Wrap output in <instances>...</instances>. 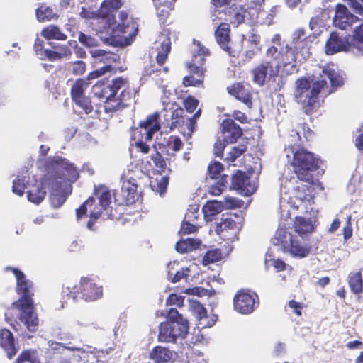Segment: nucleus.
Masks as SVG:
<instances>
[{"label":"nucleus","mask_w":363,"mask_h":363,"mask_svg":"<svg viewBox=\"0 0 363 363\" xmlns=\"http://www.w3.org/2000/svg\"><path fill=\"white\" fill-rule=\"evenodd\" d=\"M315 185L301 184L294 189V197L300 203H314L315 195L313 194ZM316 186H318V184Z\"/></svg>","instance_id":"c756f323"},{"label":"nucleus","mask_w":363,"mask_h":363,"mask_svg":"<svg viewBox=\"0 0 363 363\" xmlns=\"http://www.w3.org/2000/svg\"><path fill=\"white\" fill-rule=\"evenodd\" d=\"M170 38H165L157 48V54L156 56V62L151 63L144 68L143 75L144 77L160 76L161 74H167L169 68L164 66V63L171 52Z\"/></svg>","instance_id":"9b49d317"},{"label":"nucleus","mask_w":363,"mask_h":363,"mask_svg":"<svg viewBox=\"0 0 363 363\" xmlns=\"http://www.w3.org/2000/svg\"><path fill=\"white\" fill-rule=\"evenodd\" d=\"M274 60L277 61L274 66V75H279L280 69L291 65V67L295 68V62L296 61V52L294 49L289 45H286L284 50H281L275 56Z\"/></svg>","instance_id":"4be33fe9"},{"label":"nucleus","mask_w":363,"mask_h":363,"mask_svg":"<svg viewBox=\"0 0 363 363\" xmlns=\"http://www.w3.org/2000/svg\"><path fill=\"white\" fill-rule=\"evenodd\" d=\"M95 94L105 98L104 111L113 113L130 107L135 101L136 91L129 86L127 79L116 77L108 82L99 81L94 85Z\"/></svg>","instance_id":"f03ea898"},{"label":"nucleus","mask_w":363,"mask_h":363,"mask_svg":"<svg viewBox=\"0 0 363 363\" xmlns=\"http://www.w3.org/2000/svg\"><path fill=\"white\" fill-rule=\"evenodd\" d=\"M96 202L94 197L89 196L80 206L76 210V217L77 220L82 219L87 216L89 206L92 207Z\"/></svg>","instance_id":"8fccbe9b"},{"label":"nucleus","mask_w":363,"mask_h":363,"mask_svg":"<svg viewBox=\"0 0 363 363\" xmlns=\"http://www.w3.org/2000/svg\"><path fill=\"white\" fill-rule=\"evenodd\" d=\"M229 143H227L224 138L218 139L214 143L213 151L216 157L223 158V152L226 147V145Z\"/></svg>","instance_id":"052dcab7"},{"label":"nucleus","mask_w":363,"mask_h":363,"mask_svg":"<svg viewBox=\"0 0 363 363\" xmlns=\"http://www.w3.org/2000/svg\"><path fill=\"white\" fill-rule=\"evenodd\" d=\"M220 130L223 138L230 144L236 143L243 134L241 127L233 118L224 119L221 123Z\"/></svg>","instance_id":"393cba45"},{"label":"nucleus","mask_w":363,"mask_h":363,"mask_svg":"<svg viewBox=\"0 0 363 363\" xmlns=\"http://www.w3.org/2000/svg\"><path fill=\"white\" fill-rule=\"evenodd\" d=\"M186 272H189V269H186L185 270L182 269V271H177L176 273H173L169 270L167 274L168 279L173 283L179 282L182 279L187 276Z\"/></svg>","instance_id":"69168bd1"},{"label":"nucleus","mask_w":363,"mask_h":363,"mask_svg":"<svg viewBox=\"0 0 363 363\" xmlns=\"http://www.w3.org/2000/svg\"><path fill=\"white\" fill-rule=\"evenodd\" d=\"M292 153L290 165L298 180L311 185H320L318 179H315L313 172L320 168V159L312 152L307 150L299 144L288 146Z\"/></svg>","instance_id":"20e7f679"},{"label":"nucleus","mask_w":363,"mask_h":363,"mask_svg":"<svg viewBox=\"0 0 363 363\" xmlns=\"http://www.w3.org/2000/svg\"><path fill=\"white\" fill-rule=\"evenodd\" d=\"M94 194L99 196V204L105 208H107L111 203V194L109 189L104 185H95Z\"/></svg>","instance_id":"72a5a7b5"},{"label":"nucleus","mask_w":363,"mask_h":363,"mask_svg":"<svg viewBox=\"0 0 363 363\" xmlns=\"http://www.w3.org/2000/svg\"><path fill=\"white\" fill-rule=\"evenodd\" d=\"M191 307L196 318L197 319V325L199 328H206L212 327L217 320V317L213 315L209 317L207 315L206 308L199 302L192 303Z\"/></svg>","instance_id":"a878e982"},{"label":"nucleus","mask_w":363,"mask_h":363,"mask_svg":"<svg viewBox=\"0 0 363 363\" xmlns=\"http://www.w3.org/2000/svg\"><path fill=\"white\" fill-rule=\"evenodd\" d=\"M206 251L202 259L203 265H208L209 264L218 262L225 257L228 256V251Z\"/></svg>","instance_id":"c03bdc74"},{"label":"nucleus","mask_w":363,"mask_h":363,"mask_svg":"<svg viewBox=\"0 0 363 363\" xmlns=\"http://www.w3.org/2000/svg\"><path fill=\"white\" fill-rule=\"evenodd\" d=\"M202 245L200 239L188 238L178 241L175 245V250H198Z\"/></svg>","instance_id":"79ce46f5"},{"label":"nucleus","mask_w":363,"mask_h":363,"mask_svg":"<svg viewBox=\"0 0 363 363\" xmlns=\"http://www.w3.org/2000/svg\"><path fill=\"white\" fill-rule=\"evenodd\" d=\"M139 198L138 193V184L135 179H128L124 180L121 186V199L116 196L115 199L118 201L121 206H130L136 202Z\"/></svg>","instance_id":"412c9836"},{"label":"nucleus","mask_w":363,"mask_h":363,"mask_svg":"<svg viewBox=\"0 0 363 363\" xmlns=\"http://www.w3.org/2000/svg\"><path fill=\"white\" fill-rule=\"evenodd\" d=\"M102 286L97 285L93 279L82 277L79 286L71 281L63 285L62 296L64 301L72 299L76 303L81 298L86 301H91L101 298Z\"/></svg>","instance_id":"6e6552de"},{"label":"nucleus","mask_w":363,"mask_h":363,"mask_svg":"<svg viewBox=\"0 0 363 363\" xmlns=\"http://www.w3.org/2000/svg\"><path fill=\"white\" fill-rule=\"evenodd\" d=\"M71 342L65 343L54 340L48 342V347L45 352V363H79L85 350L80 347L72 346Z\"/></svg>","instance_id":"1a4fd4ad"},{"label":"nucleus","mask_w":363,"mask_h":363,"mask_svg":"<svg viewBox=\"0 0 363 363\" xmlns=\"http://www.w3.org/2000/svg\"><path fill=\"white\" fill-rule=\"evenodd\" d=\"M123 5L122 0H104L99 7V16L101 18L107 19L110 23L114 21V13Z\"/></svg>","instance_id":"cd10ccee"},{"label":"nucleus","mask_w":363,"mask_h":363,"mask_svg":"<svg viewBox=\"0 0 363 363\" xmlns=\"http://www.w3.org/2000/svg\"><path fill=\"white\" fill-rule=\"evenodd\" d=\"M36 17L39 22L50 21L55 18H57V15L53 11L52 9L42 4L36 11Z\"/></svg>","instance_id":"37998d69"},{"label":"nucleus","mask_w":363,"mask_h":363,"mask_svg":"<svg viewBox=\"0 0 363 363\" xmlns=\"http://www.w3.org/2000/svg\"><path fill=\"white\" fill-rule=\"evenodd\" d=\"M89 83L82 78L77 79L73 84L71 90L70 95L72 100L74 99H78L81 96H86L84 92L89 87Z\"/></svg>","instance_id":"4c0bfd02"},{"label":"nucleus","mask_w":363,"mask_h":363,"mask_svg":"<svg viewBox=\"0 0 363 363\" xmlns=\"http://www.w3.org/2000/svg\"><path fill=\"white\" fill-rule=\"evenodd\" d=\"M159 118L160 113L155 112L140 121L139 126L133 130L131 139L152 140L153 135L160 129Z\"/></svg>","instance_id":"f8f14e48"},{"label":"nucleus","mask_w":363,"mask_h":363,"mask_svg":"<svg viewBox=\"0 0 363 363\" xmlns=\"http://www.w3.org/2000/svg\"><path fill=\"white\" fill-rule=\"evenodd\" d=\"M106 208L99 205H96L94 202V204L92 207L89 206V220L87 222L86 226L90 230H94V225L95 222L97 219H99L103 213V211Z\"/></svg>","instance_id":"a19ab883"},{"label":"nucleus","mask_w":363,"mask_h":363,"mask_svg":"<svg viewBox=\"0 0 363 363\" xmlns=\"http://www.w3.org/2000/svg\"><path fill=\"white\" fill-rule=\"evenodd\" d=\"M119 22L115 30L118 35L130 43L138 33V24L135 19L129 16L127 11L121 10L118 15Z\"/></svg>","instance_id":"dca6fc26"},{"label":"nucleus","mask_w":363,"mask_h":363,"mask_svg":"<svg viewBox=\"0 0 363 363\" xmlns=\"http://www.w3.org/2000/svg\"><path fill=\"white\" fill-rule=\"evenodd\" d=\"M0 346L6 352L9 359H11L16 355L18 349L16 347L13 335L10 330H0Z\"/></svg>","instance_id":"c85d7f7f"},{"label":"nucleus","mask_w":363,"mask_h":363,"mask_svg":"<svg viewBox=\"0 0 363 363\" xmlns=\"http://www.w3.org/2000/svg\"><path fill=\"white\" fill-rule=\"evenodd\" d=\"M199 101L191 95H189L183 102L184 108L189 113H193L198 107Z\"/></svg>","instance_id":"bf43d9fd"},{"label":"nucleus","mask_w":363,"mask_h":363,"mask_svg":"<svg viewBox=\"0 0 363 363\" xmlns=\"http://www.w3.org/2000/svg\"><path fill=\"white\" fill-rule=\"evenodd\" d=\"M234 217L238 218L235 214H230L226 217H224V215H223L220 222L216 223L213 225H211L210 232H211L213 228L215 233L220 238L225 240V237L227 236L226 233L232 230L233 231V240H234V238L238 240V238L236 235V230L240 228L241 224L240 222L235 220Z\"/></svg>","instance_id":"a211bd4d"},{"label":"nucleus","mask_w":363,"mask_h":363,"mask_svg":"<svg viewBox=\"0 0 363 363\" xmlns=\"http://www.w3.org/2000/svg\"><path fill=\"white\" fill-rule=\"evenodd\" d=\"M6 270H11L16 279V291L21 297L13 304L21 311L20 320L29 331L35 332L38 328V318L33 311V282L18 268L8 267Z\"/></svg>","instance_id":"7ed1b4c3"},{"label":"nucleus","mask_w":363,"mask_h":363,"mask_svg":"<svg viewBox=\"0 0 363 363\" xmlns=\"http://www.w3.org/2000/svg\"><path fill=\"white\" fill-rule=\"evenodd\" d=\"M224 170L222 163L214 161L208 166V174L211 179H218V181L209 189V194L213 196H219L227 188L228 183V176L227 174H221Z\"/></svg>","instance_id":"2eb2a0df"},{"label":"nucleus","mask_w":363,"mask_h":363,"mask_svg":"<svg viewBox=\"0 0 363 363\" xmlns=\"http://www.w3.org/2000/svg\"><path fill=\"white\" fill-rule=\"evenodd\" d=\"M150 355L155 363H167L172 359L174 353L167 347L157 346L152 350Z\"/></svg>","instance_id":"2f4dec72"},{"label":"nucleus","mask_w":363,"mask_h":363,"mask_svg":"<svg viewBox=\"0 0 363 363\" xmlns=\"http://www.w3.org/2000/svg\"><path fill=\"white\" fill-rule=\"evenodd\" d=\"M351 45L348 38H341L337 32L333 31L325 43V50L327 55H334L341 51H347Z\"/></svg>","instance_id":"b1692460"},{"label":"nucleus","mask_w":363,"mask_h":363,"mask_svg":"<svg viewBox=\"0 0 363 363\" xmlns=\"http://www.w3.org/2000/svg\"><path fill=\"white\" fill-rule=\"evenodd\" d=\"M343 77L333 67L327 65L323 67L316 80L312 84L305 77L296 81L294 99L301 106L306 115H311L319 108L318 95L321 91L330 94L344 85Z\"/></svg>","instance_id":"f257e3e1"},{"label":"nucleus","mask_w":363,"mask_h":363,"mask_svg":"<svg viewBox=\"0 0 363 363\" xmlns=\"http://www.w3.org/2000/svg\"><path fill=\"white\" fill-rule=\"evenodd\" d=\"M201 228L199 223H191V222L186 220L184 218L183 221L181 224V228L179 230V233L182 235H188L191 233H194L198 231V230Z\"/></svg>","instance_id":"603ef678"},{"label":"nucleus","mask_w":363,"mask_h":363,"mask_svg":"<svg viewBox=\"0 0 363 363\" xmlns=\"http://www.w3.org/2000/svg\"><path fill=\"white\" fill-rule=\"evenodd\" d=\"M358 20L357 16L349 12L346 6L341 4L336 6L335 14L333 18V24L335 27L341 30H345Z\"/></svg>","instance_id":"5701e85b"},{"label":"nucleus","mask_w":363,"mask_h":363,"mask_svg":"<svg viewBox=\"0 0 363 363\" xmlns=\"http://www.w3.org/2000/svg\"><path fill=\"white\" fill-rule=\"evenodd\" d=\"M151 160L153 162L155 170L160 174L164 173H171L172 169L167 167V160L162 154L156 150L155 153L151 155Z\"/></svg>","instance_id":"58836bf2"},{"label":"nucleus","mask_w":363,"mask_h":363,"mask_svg":"<svg viewBox=\"0 0 363 363\" xmlns=\"http://www.w3.org/2000/svg\"><path fill=\"white\" fill-rule=\"evenodd\" d=\"M308 41V38L306 37V30L304 28H298L293 33V42L297 44V48L301 47L300 43L306 44Z\"/></svg>","instance_id":"4d7b16f0"},{"label":"nucleus","mask_w":363,"mask_h":363,"mask_svg":"<svg viewBox=\"0 0 363 363\" xmlns=\"http://www.w3.org/2000/svg\"><path fill=\"white\" fill-rule=\"evenodd\" d=\"M72 101L74 102L77 106L81 108L86 114L91 113L93 111L94 108L91 101L89 96H84L78 99H74Z\"/></svg>","instance_id":"09e8293b"},{"label":"nucleus","mask_w":363,"mask_h":363,"mask_svg":"<svg viewBox=\"0 0 363 363\" xmlns=\"http://www.w3.org/2000/svg\"><path fill=\"white\" fill-rule=\"evenodd\" d=\"M169 178L168 176L162 177L157 181L156 184H152V189L158 192L160 195L164 194L169 184Z\"/></svg>","instance_id":"5fc2aeb1"},{"label":"nucleus","mask_w":363,"mask_h":363,"mask_svg":"<svg viewBox=\"0 0 363 363\" xmlns=\"http://www.w3.org/2000/svg\"><path fill=\"white\" fill-rule=\"evenodd\" d=\"M189 332V322L176 308L168 311L167 321L160 325L158 340L164 342H175Z\"/></svg>","instance_id":"0eeeda50"},{"label":"nucleus","mask_w":363,"mask_h":363,"mask_svg":"<svg viewBox=\"0 0 363 363\" xmlns=\"http://www.w3.org/2000/svg\"><path fill=\"white\" fill-rule=\"evenodd\" d=\"M359 43H363V23L355 28L353 34L352 46L356 47Z\"/></svg>","instance_id":"0e129e2a"},{"label":"nucleus","mask_w":363,"mask_h":363,"mask_svg":"<svg viewBox=\"0 0 363 363\" xmlns=\"http://www.w3.org/2000/svg\"><path fill=\"white\" fill-rule=\"evenodd\" d=\"M257 187L245 172L236 170L231 177L230 190H235L244 196H250L256 191Z\"/></svg>","instance_id":"f3484780"},{"label":"nucleus","mask_w":363,"mask_h":363,"mask_svg":"<svg viewBox=\"0 0 363 363\" xmlns=\"http://www.w3.org/2000/svg\"><path fill=\"white\" fill-rule=\"evenodd\" d=\"M348 283L353 294H359L363 291V279L361 272L350 273Z\"/></svg>","instance_id":"e433bc0d"},{"label":"nucleus","mask_w":363,"mask_h":363,"mask_svg":"<svg viewBox=\"0 0 363 363\" xmlns=\"http://www.w3.org/2000/svg\"><path fill=\"white\" fill-rule=\"evenodd\" d=\"M265 266L267 269L270 266H273L277 272H279L286 269V264L281 259H275L272 257L271 252H267L265 256Z\"/></svg>","instance_id":"49530a36"},{"label":"nucleus","mask_w":363,"mask_h":363,"mask_svg":"<svg viewBox=\"0 0 363 363\" xmlns=\"http://www.w3.org/2000/svg\"><path fill=\"white\" fill-rule=\"evenodd\" d=\"M257 294H250L245 291H239L235 295L233 303L234 308L242 314H250L255 308Z\"/></svg>","instance_id":"aec40b11"},{"label":"nucleus","mask_w":363,"mask_h":363,"mask_svg":"<svg viewBox=\"0 0 363 363\" xmlns=\"http://www.w3.org/2000/svg\"><path fill=\"white\" fill-rule=\"evenodd\" d=\"M46 191L41 184L33 185L28 191L27 197L29 201L38 205L45 199Z\"/></svg>","instance_id":"f704fd0d"},{"label":"nucleus","mask_w":363,"mask_h":363,"mask_svg":"<svg viewBox=\"0 0 363 363\" xmlns=\"http://www.w3.org/2000/svg\"><path fill=\"white\" fill-rule=\"evenodd\" d=\"M228 93L238 100L245 104L248 108L252 106V96L251 91L246 89L242 83L238 82L233 84L228 88Z\"/></svg>","instance_id":"bb28decb"},{"label":"nucleus","mask_w":363,"mask_h":363,"mask_svg":"<svg viewBox=\"0 0 363 363\" xmlns=\"http://www.w3.org/2000/svg\"><path fill=\"white\" fill-rule=\"evenodd\" d=\"M167 144L174 152L180 150L183 147V143L178 136H171Z\"/></svg>","instance_id":"774afa93"},{"label":"nucleus","mask_w":363,"mask_h":363,"mask_svg":"<svg viewBox=\"0 0 363 363\" xmlns=\"http://www.w3.org/2000/svg\"><path fill=\"white\" fill-rule=\"evenodd\" d=\"M176 1L177 0H167L154 4L156 9L157 17L162 26L161 35L166 37V38H169L171 39L170 35H174L176 33L175 29L167 27L168 25L172 24V22H167V20L170 16L171 12L174 9Z\"/></svg>","instance_id":"4468645a"},{"label":"nucleus","mask_w":363,"mask_h":363,"mask_svg":"<svg viewBox=\"0 0 363 363\" xmlns=\"http://www.w3.org/2000/svg\"><path fill=\"white\" fill-rule=\"evenodd\" d=\"M230 26L228 23H220L216 28L214 36L216 43L221 49L230 56L238 57L241 52L240 46L233 45L230 38Z\"/></svg>","instance_id":"ddd939ff"},{"label":"nucleus","mask_w":363,"mask_h":363,"mask_svg":"<svg viewBox=\"0 0 363 363\" xmlns=\"http://www.w3.org/2000/svg\"><path fill=\"white\" fill-rule=\"evenodd\" d=\"M78 40L82 45L88 48L95 47L98 44L95 38L86 35L83 32H79Z\"/></svg>","instance_id":"6e6d98bb"},{"label":"nucleus","mask_w":363,"mask_h":363,"mask_svg":"<svg viewBox=\"0 0 363 363\" xmlns=\"http://www.w3.org/2000/svg\"><path fill=\"white\" fill-rule=\"evenodd\" d=\"M193 44L195 48L192 51V58L186 63V67L191 74L203 78L206 72V67H205L206 57L210 56L211 52L199 40L194 39Z\"/></svg>","instance_id":"9d476101"},{"label":"nucleus","mask_w":363,"mask_h":363,"mask_svg":"<svg viewBox=\"0 0 363 363\" xmlns=\"http://www.w3.org/2000/svg\"><path fill=\"white\" fill-rule=\"evenodd\" d=\"M183 112L184 110L181 107L175 108L170 116L172 121L170 122L169 119L166 118L165 121L162 123L164 129L169 132L176 129L180 125L179 119L182 117Z\"/></svg>","instance_id":"c9c22d12"},{"label":"nucleus","mask_w":363,"mask_h":363,"mask_svg":"<svg viewBox=\"0 0 363 363\" xmlns=\"http://www.w3.org/2000/svg\"><path fill=\"white\" fill-rule=\"evenodd\" d=\"M41 35L46 40H66L67 36L56 25L51 24L45 27L41 31Z\"/></svg>","instance_id":"473e14b6"},{"label":"nucleus","mask_w":363,"mask_h":363,"mask_svg":"<svg viewBox=\"0 0 363 363\" xmlns=\"http://www.w3.org/2000/svg\"><path fill=\"white\" fill-rule=\"evenodd\" d=\"M28 180L26 177L18 176L13 182L12 191L18 196H23Z\"/></svg>","instance_id":"de8ad7c7"},{"label":"nucleus","mask_w":363,"mask_h":363,"mask_svg":"<svg viewBox=\"0 0 363 363\" xmlns=\"http://www.w3.org/2000/svg\"><path fill=\"white\" fill-rule=\"evenodd\" d=\"M184 301V297L183 296L172 294L167 299V305L180 307L183 306Z\"/></svg>","instance_id":"338daca9"},{"label":"nucleus","mask_w":363,"mask_h":363,"mask_svg":"<svg viewBox=\"0 0 363 363\" xmlns=\"http://www.w3.org/2000/svg\"><path fill=\"white\" fill-rule=\"evenodd\" d=\"M113 67L111 65H106L99 68V69L91 72L86 77V80L96 79L108 72H111Z\"/></svg>","instance_id":"680f3d73"},{"label":"nucleus","mask_w":363,"mask_h":363,"mask_svg":"<svg viewBox=\"0 0 363 363\" xmlns=\"http://www.w3.org/2000/svg\"><path fill=\"white\" fill-rule=\"evenodd\" d=\"M223 210V203L216 200L208 201L202 208L205 220L208 223L213 221L215 216Z\"/></svg>","instance_id":"7c9ffc66"},{"label":"nucleus","mask_w":363,"mask_h":363,"mask_svg":"<svg viewBox=\"0 0 363 363\" xmlns=\"http://www.w3.org/2000/svg\"><path fill=\"white\" fill-rule=\"evenodd\" d=\"M53 48L57 49V50H51V52H49L50 60L51 61L61 60L72 54L71 50L67 45H57L53 46Z\"/></svg>","instance_id":"a18cd8bd"},{"label":"nucleus","mask_w":363,"mask_h":363,"mask_svg":"<svg viewBox=\"0 0 363 363\" xmlns=\"http://www.w3.org/2000/svg\"><path fill=\"white\" fill-rule=\"evenodd\" d=\"M243 201L233 197L227 196L224 199L223 208L227 209H235L242 207Z\"/></svg>","instance_id":"13d9d810"},{"label":"nucleus","mask_w":363,"mask_h":363,"mask_svg":"<svg viewBox=\"0 0 363 363\" xmlns=\"http://www.w3.org/2000/svg\"><path fill=\"white\" fill-rule=\"evenodd\" d=\"M296 235L287 232L285 229H278L272 239L274 245L282 250H308V234L314 230L312 222L301 216H296L294 222Z\"/></svg>","instance_id":"39448f33"},{"label":"nucleus","mask_w":363,"mask_h":363,"mask_svg":"<svg viewBox=\"0 0 363 363\" xmlns=\"http://www.w3.org/2000/svg\"><path fill=\"white\" fill-rule=\"evenodd\" d=\"M274 72V67H273L271 62H262L251 70L252 82L259 86H262L264 85L267 79L269 81L272 79L275 81L279 75H274L272 74Z\"/></svg>","instance_id":"6ab92c4d"},{"label":"nucleus","mask_w":363,"mask_h":363,"mask_svg":"<svg viewBox=\"0 0 363 363\" xmlns=\"http://www.w3.org/2000/svg\"><path fill=\"white\" fill-rule=\"evenodd\" d=\"M246 151V144H239L238 146H235L232 148L230 152L228 153L227 160L230 162H233Z\"/></svg>","instance_id":"864d4df0"},{"label":"nucleus","mask_w":363,"mask_h":363,"mask_svg":"<svg viewBox=\"0 0 363 363\" xmlns=\"http://www.w3.org/2000/svg\"><path fill=\"white\" fill-rule=\"evenodd\" d=\"M34 50L40 59H48L50 60L49 52H51V50L44 49V42L43 40L37 38L35 40Z\"/></svg>","instance_id":"3c124183"},{"label":"nucleus","mask_w":363,"mask_h":363,"mask_svg":"<svg viewBox=\"0 0 363 363\" xmlns=\"http://www.w3.org/2000/svg\"><path fill=\"white\" fill-rule=\"evenodd\" d=\"M191 74L190 76H186L183 78V84L184 86H196L199 87L202 86L203 84V78L196 79Z\"/></svg>","instance_id":"e2e57ef3"},{"label":"nucleus","mask_w":363,"mask_h":363,"mask_svg":"<svg viewBox=\"0 0 363 363\" xmlns=\"http://www.w3.org/2000/svg\"><path fill=\"white\" fill-rule=\"evenodd\" d=\"M79 177L77 167L66 158L55 157L48 165L46 180L53 189H60L62 181L74 182Z\"/></svg>","instance_id":"423d86ee"},{"label":"nucleus","mask_w":363,"mask_h":363,"mask_svg":"<svg viewBox=\"0 0 363 363\" xmlns=\"http://www.w3.org/2000/svg\"><path fill=\"white\" fill-rule=\"evenodd\" d=\"M45 356L40 358L36 350H27L23 352L17 358V363H45Z\"/></svg>","instance_id":"ea45409f"}]
</instances>
